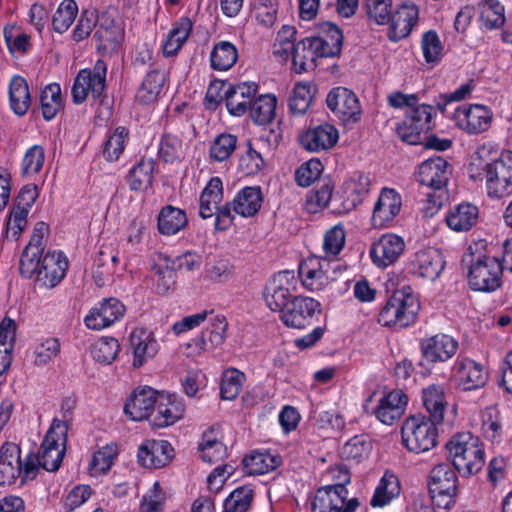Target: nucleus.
<instances>
[{"instance_id":"13d9d810","label":"nucleus","mask_w":512,"mask_h":512,"mask_svg":"<svg viewBox=\"0 0 512 512\" xmlns=\"http://www.w3.org/2000/svg\"><path fill=\"white\" fill-rule=\"evenodd\" d=\"M61 345L55 337H43L36 341L32 350V361L37 366H44L60 353Z\"/></svg>"},{"instance_id":"4468645a","label":"nucleus","mask_w":512,"mask_h":512,"mask_svg":"<svg viewBox=\"0 0 512 512\" xmlns=\"http://www.w3.org/2000/svg\"><path fill=\"white\" fill-rule=\"evenodd\" d=\"M453 119L459 129L475 135L489 129L493 120V112L483 104H464L455 110Z\"/></svg>"},{"instance_id":"e2e57ef3","label":"nucleus","mask_w":512,"mask_h":512,"mask_svg":"<svg viewBox=\"0 0 512 512\" xmlns=\"http://www.w3.org/2000/svg\"><path fill=\"white\" fill-rule=\"evenodd\" d=\"M245 378V374L235 368L225 370L221 380V397L225 400H234L239 395Z\"/></svg>"},{"instance_id":"f8f14e48","label":"nucleus","mask_w":512,"mask_h":512,"mask_svg":"<svg viewBox=\"0 0 512 512\" xmlns=\"http://www.w3.org/2000/svg\"><path fill=\"white\" fill-rule=\"evenodd\" d=\"M321 303L308 296H296L280 312L283 323L291 328L304 329L321 314Z\"/></svg>"},{"instance_id":"473e14b6","label":"nucleus","mask_w":512,"mask_h":512,"mask_svg":"<svg viewBox=\"0 0 512 512\" xmlns=\"http://www.w3.org/2000/svg\"><path fill=\"white\" fill-rule=\"evenodd\" d=\"M48 233V226L44 222H37L34 226L30 241L20 259V272L23 276L33 277L37 265V257L43 252V239Z\"/></svg>"},{"instance_id":"49530a36","label":"nucleus","mask_w":512,"mask_h":512,"mask_svg":"<svg viewBox=\"0 0 512 512\" xmlns=\"http://www.w3.org/2000/svg\"><path fill=\"white\" fill-rule=\"evenodd\" d=\"M199 451L202 460L210 464L218 462L226 456L227 448L221 442L218 430L211 429L203 434L199 443Z\"/></svg>"},{"instance_id":"c756f323","label":"nucleus","mask_w":512,"mask_h":512,"mask_svg":"<svg viewBox=\"0 0 512 512\" xmlns=\"http://www.w3.org/2000/svg\"><path fill=\"white\" fill-rule=\"evenodd\" d=\"M158 396L150 387L135 389L124 406L125 414L133 421L152 417Z\"/></svg>"},{"instance_id":"79ce46f5","label":"nucleus","mask_w":512,"mask_h":512,"mask_svg":"<svg viewBox=\"0 0 512 512\" xmlns=\"http://www.w3.org/2000/svg\"><path fill=\"white\" fill-rule=\"evenodd\" d=\"M424 407L430 415V419L441 423L444 419V412L447 407L444 387L437 384H431L422 392Z\"/></svg>"},{"instance_id":"09e8293b","label":"nucleus","mask_w":512,"mask_h":512,"mask_svg":"<svg viewBox=\"0 0 512 512\" xmlns=\"http://www.w3.org/2000/svg\"><path fill=\"white\" fill-rule=\"evenodd\" d=\"M166 76L163 70H152L145 76L136 98L143 104H150L157 100L165 85Z\"/></svg>"},{"instance_id":"a18cd8bd","label":"nucleus","mask_w":512,"mask_h":512,"mask_svg":"<svg viewBox=\"0 0 512 512\" xmlns=\"http://www.w3.org/2000/svg\"><path fill=\"white\" fill-rule=\"evenodd\" d=\"M399 494L400 483L398 478L394 474L386 472L380 479L370 504L374 508H382L390 504Z\"/></svg>"},{"instance_id":"c03bdc74","label":"nucleus","mask_w":512,"mask_h":512,"mask_svg":"<svg viewBox=\"0 0 512 512\" xmlns=\"http://www.w3.org/2000/svg\"><path fill=\"white\" fill-rule=\"evenodd\" d=\"M192 30V22L183 17L177 21L167 34L162 44L163 54L166 57L174 56L188 39Z\"/></svg>"},{"instance_id":"a19ab883","label":"nucleus","mask_w":512,"mask_h":512,"mask_svg":"<svg viewBox=\"0 0 512 512\" xmlns=\"http://www.w3.org/2000/svg\"><path fill=\"white\" fill-rule=\"evenodd\" d=\"M371 180L368 175L357 172L351 175L343 184V193L347 208H355L363 202L370 191Z\"/></svg>"},{"instance_id":"cd10ccee","label":"nucleus","mask_w":512,"mask_h":512,"mask_svg":"<svg viewBox=\"0 0 512 512\" xmlns=\"http://www.w3.org/2000/svg\"><path fill=\"white\" fill-rule=\"evenodd\" d=\"M185 406L176 395H159L153 410L151 424L156 428L173 425L183 417Z\"/></svg>"},{"instance_id":"aec40b11","label":"nucleus","mask_w":512,"mask_h":512,"mask_svg":"<svg viewBox=\"0 0 512 512\" xmlns=\"http://www.w3.org/2000/svg\"><path fill=\"white\" fill-rule=\"evenodd\" d=\"M401 207V195L393 188H383L373 208L371 217L373 227L389 226L399 215Z\"/></svg>"},{"instance_id":"6ab92c4d","label":"nucleus","mask_w":512,"mask_h":512,"mask_svg":"<svg viewBox=\"0 0 512 512\" xmlns=\"http://www.w3.org/2000/svg\"><path fill=\"white\" fill-rule=\"evenodd\" d=\"M453 377L460 389L471 391L486 384L488 373L482 364L467 357H458L453 366Z\"/></svg>"},{"instance_id":"412c9836","label":"nucleus","mask_w":512,"mask_h":512,"mask_svg":"<svg viewBox=\"0 0 512 512\" xmlns=\"http://www.w3.org/2000/svg\"><path fill=\"white\" fill-rule=\"evenodd\" d=\"M226 329L227 322L223 316L211 318L209 326L187 344V348L191 350L188 355L197 356L220 346L225 340Z\"/></svg>"},{"instance_id":"6e6552de","label":"nucleus","mask_w":512,"mask_h":512,"mask_svg":"<svg viewBox=\"0 0 512 512\" xmlns=\"http://www.w3.org/2000/svg\"><path fill=\"white\" fill-rule=\"evenodd\" d=\"M107 66L98 60L93 69H82L74 79L72 99L75 104H82L89 97L95 102H102L106 88Z\"/></svg>"},{"instance_id":"c9c22d12","label":"nucleus","mask_w":512,"mask_h":512,"mask_svg":"<svg viewBox=\"0 0 512 512\" xmlns=\"http://www.w3.org/2000/svg\"><path fill=\"white\" fill-rule=\"evenodd\" d=\"M98 49L105 52H112L124 39V30L119 23L106 15H102L94 34Z\"/></svg>"},{"instance_id":"7ed1b4c3","label":"nucleus","mask_w":512,"mask_h":512,"mask_svg":"<svg viewBox=\"0 0 512 512\" xmlns=\"http://www.w3.org/2000/svg\"><path fill=\"white\" fill-rule=\"evenodd\" d=\"M446 449L454 468L464 476L478 473L485 463L483 444L470 432L452 436L446 443Z\"/></svg>"},{"instance_id":"3c124183","label":"nucleus","mask_w":512,"mask_h":512,"mask_svg":"<svg viewBox=\"0 0 512 512\" xmlns=\"http://www.w3.org/2000/svg\"><path fill=\"white\" fill-rule=\"evenodd\" d=\"M238 59V50L229 41L216 43L210 53L211 67L217 71L231 69Z\"/></svg>"},{"instance_id":"5fc2aeb1","label":"nucleus","mask_w":512,"mask_h":512,"mask_svg":"<svg viewBox=\"0 0 512 512\" xmlns=\"http://www.w3.org/2000/svg\"><path fill=\"white\" fill-rule=\"evenodd\" d=\"M154 162L152 159H141L129 173L128 185L132 191L147 190L153 180Z\"/></svg>"},{"instance_id":"4d7b16f0","label":"nucleus","mask_w":512,"mask_h":512,"mask_svg":"<svg viewBox=\"0 0 512 512\" xmlns=\"http://www.w3.org/2000/svg\"><path fill=\"white\" fill-rule=\"evenodd\" d=\"M118 455V446L115 443H109L94 452L89 464V471L92 476L106 474L114 464Z\"/></svg>"},{"instance_id":"a211bd4d","label":"nucleus","mask_w":512,"mask_h":512,"mask_svg":"<svg viewBox=\"0 0 512 512\" xmlns=\"http://www.w3.org/2000/svg\"><path fill=\"white\" fill-rule=\"evenodd\" d=\"M405 250L404 239L394 233H385L375 240L370 248V257L378 268L395 263Z\"/></svg>"},{"instance_id":"dca6fc26","label":"nucleus","mask_w":512,"mask_h":512,"mask_svg":"<svg viewBox=\"0 0 512 512\" xmlns=\"http://www.w3.org/2000/svg\"><path fill=\"white\" fill-rule=\"evenodd\" d=\"M68 269V260L60 251L48 252L43 257H37V265L33 276L46 287L57 286L65 277Z\"/></svg>"},{"instance_id":"4c0bfd02","label":"nucleus","mask_w":512,"mask_h":512,"mask_svg":"<svg viewBox=\"0 0 512 512\" xmlns=\"http://www.w3.org/2000/svg\"><path fill=\"white\" fill-rule=\"evenodd\" d=\"M223 200V184L219 177H213L203 189L199 199V215L203 219L214 216Z\"/></svg>"},{"instance_id":"1a4fd4ad","label":"nucleus","mask_w":512,"mask_h":512,"mask_svg":"<svg viewBox=\"0 0 512 512\" xmlns=\"http://www.w3.org/2000/svg\"><path fill=\"white\" fill-rule=\"evenodd\" d=\"M67 426L61 420L54 419L42 442L37 458V469L42 466L47 471H56L61 465L65 453Z\"/></svg>"},{"instance_id":"ddd939ff","label":"nucleus","mask_w":512,"mask_h":512,"mask_svg":"<svg viewBox=\"0 0 512 512\" xmlns=\"http://www.w3.org/2000/svg\"><path fill=\"white\" fill-rule=\"evenodd\" d=\"M297 279L293 271H280L266 284L263 299L271 311L281 312L290 302L292 293L296 291Z\"/></svg>"},{"instance_id":"423d86ee","label":"nucleus","mask_w":512,"mask_h":512,"mask_svg":"<svg viewBox=\"0 0 512 512\" xmlns=\"http://www.w3.org/2000/svg\"><path fill=\"white\" fill-rule=\"evenodd\" d=\"M37 474V458L34 454L21 460L20 448L12 443L5 442L0 447V486L12 485L18 479L23 484L33 479Z\"/></svg>"},{"instance_id":"39448f33","label":"nucleus","mask_w":512,"mask_h":512,"mask_svg":"<svg viewBox=\"0 0 512 512\" xmlns=\"http://www.w3.org/2000/svg\"><path fill=\"white\" fill-rule=\"evenodd\" d=\"M333 472L338 473L339 481L334 485L319 488L313 498L312 512H355L359 503L356 498L347 500L348 491L345 487L350 482V475L343 467Z\"/></svg>"},{"instance_id":"8fccbe9b","label":"nucleus","mask_w":512,"mask_h":512,"mask_svg":"<svg viewBox=\"0 0 512 512\" xmlns=\"http://www.w3.org/2000/svg\"><path fill=\"white\" fill-rule=\"evenodd\" d=\"M277 98L273 94H263L254 98L249 109L252 121L257 125L270 123L276 113Z\"/></svg>"},{"instance_id":"f03ea898","label":"nucleus","mask_w":512,"mask_h":512,"mask_svg":"<svg viewBox=\"0 0 512 512\" xmlns=\"http://www.w3.org/2000/svg\"><path fill=\"white\" fill-rule=\"evenodd\" d=\"M462 263L467 268L468 284L472 290L492 292L501 286L504 265L491 253L485 240L471 243Z\"/></svg>"},{"instance_id":"c85d7f7f","label":"nucleus","mask_w":512,"mask_h":512,"mask_svg":"<svg viewBox=\"0 0 512 512\" xmlns=\"http://www.w3.org/2000/svg\"><path fill=\"white\" fill-rule=\"evenodd\" d=\"M338 139V130L329 123H323L306 130L300 136V143L309 152H322L333 148Z\"/></svg>"},{"instance_id":"f257e3e1","label":"nucleus","mask_w":512,"mask_h":512,"mask_svg":"<svg viewBox=\"0 0 512 512\" xmlns=\"http://www.w3.org/2000/svg\"><path fill=\"white\" fill-rule=\"evenodd\" d=\"M491 145L480 146L471 157L467 171L473 181H485L487 196L501 200L512 194V151L489 159Z\"/></svg>"},{"instance_id":"bf43d9fd","label":"nucleus","mask_w":512,"mask_h":512,"mask_svg":"<svg viewBox=\"0 0 512 512\" xmlns=\"http://www.w3.org/2000/svg\"><path fill=\"white\" fill-rule=\"evenodd\" d=\"M41 111L46 120H52L62 109V95L60 85L52 83L47 85L41 93Z\"/></svg>"},{"instance_id":"0e129e2a","label":"nucleus","mask_w":512,"mask_h":512,"mask_svg":"<svg viewBox=\"0 0 512 512\" xmlns=\"http://www.w3.org/2000/svg\"><path fill=\"white\" fill-rule=\"evenodd\" d=\"M4 39L12 55L20 56L30 47V36L14 25L4 28Z\"/></svg>"},{"instance_id":"0eeeda50","label":"nucleus","mask_w":512,"mask_h":512,"mask_svg":"<svg viewBox=\"0 0 512 512\" xmlns=\"http://www.w3.org/2000/svg\"><path fill=\"white\" fill-rule=\"evenodd\" d=\"M434 420L416 415L407 418L402 426V442L411 452L422 453L434 448L437 444V428Z\"/></svg>"},{"instance_id":"b1692460","label":"nucleus","mask_w":512,"mask_h":512,"mask_svg":"<svg viewBox=\"0 0 512 512\" xmlns=\"http://www.w3.org/2000/svg\"><path fill=\"white\" fill-rule=\"evenodd\" d=\"M449 176V163L437 156L429 158L419 166L417 180L422 186L441 191L446 186Z\"/></svg>"},{"instance_id":"774afa93","label":"nucleus","mask_w":512,"mask_h":512,"mask_svg":"<svg viewBox=\"0 0 512 512\" xmlns=\"http://www.w3.org/2000/svg\"><path fill=\"white\" fill-rule=\"evenodd\" d=\"M253 499V489L242 486L226 498L223 512H247Z\"/></svg>"},{"instance_id":"5701e85b","label":"nucleus","mask_w":512,"mask_h":512,"mask_svg":"<svg viewBox=\"0 0 512 512\" xmlns=\"http://www.w3.org/2000/svg\"><path fill=\"white\" fill-rule=\"evenodd\" d=\"M422 357L429 363L445 362L452 358L458 349V342L447 334H437L421 340Z\"/></svg>"},{"instance_id":"2eb2a0df","label":"nucleus","mask_w":512,"mask_h":512,"mask_svg":"<svg viewBox=\"0 0 512 512\" xmlns=\"http://www.w3.org/2000/svg\"><path fill=\"white\" fill-rule=\"evenodd\" d=\"M328 108L344 123H356L360 120L362 108L356 94L345 88L332 89L326 98Z\"/></svg>"},{"instance_id":"e433bc0d","label":"nucleus","mask_w":512,"mask_h":512,"mask_svg":"<svg viewBox=\"0 0 512 512\" xmlns=\"http://www.w3.org/2000/svg\"><path fill=\"white\" fill-rule=\"evenodd\" d=\"M263 195L259 187L247 186L241 189L231 201L235 214L242 217L254 216L260 209Z\"/></svg>"},{"instance_id":"9d476101","label":"nucleus","mask_w":512,"mask_h":512,"mask_svg":"<svg viewBox=\"0 0 512 512\" xmlns=\"http://www.w3.org/2000/svg\"><path fill=\"white\" fill-rule=\"evenodd\" d=\"M434 109L431 105L415 104L406 110L405 119L397 127L399 137L406 143L415 145L420 143L422 135L432 129Z\"/></svg>"},{"instance_id":"de8ad7c7","label":"nucleus","mask_w":512,"mask_h":512,"mask_svg":"<svg viewBox=\"0 0 512 512\" xmlns=\"http://www.w3.org/2000/svg\"><path fill=\"white\" fill-rule=\"evenodd\" d=\"M281 463L277 455L267 451H253L243 459L245 470L250 475H262L276 469Z\"/></svg>"},{"instance_id":"393cba45","label":"nucleus","mask_w":512,"mask_h":512,"mask_svg":"<svg viewBox=\"0 0 512 512\" xmlns=\"http://www.w3.org/2000/svg\"><path fill=\"white\" fill-rule=\"evenodd\" d=\"M173 448L166 440H146L137 453L140 465L146 468H161L167 465L173 457Z\"/></svg>"},{"instance_id":"4be33fe9","label":"nucleus","mask_w":512,"mask_h":512,"mask_svg":"<svg viewBox=\"0 0 512 512\" xmlns=\"http://www.w3.org/2000/svg\"><path fill=\"white\" fill-rule=\"evenodd\" d=\"M419 10L412 3H403L393 10L388 22L387 37L398 42L408 37L418 22Z\"/></svg>"},{"instance_id":"f704fd0d","label":"nucleus","mask_w":512,"mask_h":512,"mask_svg":"<svg viewBox=\"0 0 512 512\" xmlns=\"http://www.w3.org/2000/svg\"><path fill=\"white\" fill-rule=\"evenodd\" d=\"M445 262L436 248H425L416 252L413 260L414 273L422 278L434 281L444 269Z\"/></svg>"},{"instance_id":"72a5a7b5","label":"nucleus","mask_w":512,"mask_h":512,"mask_svg":"<svg viewBox=\"0 0 512 512\" xmlns=\"http://www.w3.org/2000/svg\"><path fill=\"white\" fill-rule=\"evenodd\" d=\"M408 398L402 390H393L383 396L374 410L376 418L385 425H392L403 415Z\"/></svg>"},{"instance_id":"052dcab7","label":"nucleus","mask_w":512,"mask_h":512,"mask_svg":"<svg viewBox=\"0 0 512 512\" xmlns=\"http://www.w3.org/2000/svg\"><path fill=\"white\" fill-rule=\"evenodd\" d=\"M129 140V132L125 127H117L107 138L103 156L107 161H117L125 150Z\"/></svg>"},{"instance_id":"bb28decb","label":"nucleus","mask_w":512,"mask_h":512,"mask_svg":"<svg viewBox=\"0 0 512 512\" xmlns=\"http://www.w3.org/2000/svg\"><path fill=\"white\" fill-rule=\"evenodd\" d=\"M455 470L448 463H441L436 465L430 472V493L433 498L447 497L449 500L445 505L449 504L457 492L458 478Z\"/></svg>"},{"instance_id":"6e6d98bb","label":"nucleus","mask_w":512,"mask_h":512,"mask_svg":"<svg viewBox=\"0 0 512 512\" xmlns=\"http://www.w3.org/2000/svg\"><path fill=\"white\" fill-rule=\"evenodd\" d=\"M119 352L120 344L113 337H101L90 346L91 357L101 365L111 364Z\"/></svg>"},{"instance_id":"58836bf2","label":"nucleus","mask_w":512,"mask_h":512,"mask_svg":"<svg viewBox=\"0 0 512 512\" xmlns=\"http://www.w3.org/2000/svg\"><path fill=\"white\" fill-rule=\"evenodd\" d=\"M477 206L470 203H461L453 207L446 216L449 228L457 232L470 230L478 221Z\"/></svg>"},{"instance_id":"ea45409f","label":"nucleus","mask_w":512,"mask_h":512,"mask_svg":"<svg viewBox=\"0 0 512 512\" xmlns=\"http://www.w3.org/2000/svg\"><path fill=\"white\" fill-rule=\"evenodd\" d=\"M187 223L185 211L172 205L163 207L157 219L159 233L166 236L177 234L186 227Z\"/></svg>"},{"instance_id":"2f4dec72","label":"nucleus","mask_w":512,"mask_h":512,"mask_svg":"<svg viewBox=\"0 0 512 512\" xmlns=\"http://www.w3.org/2000/svg\"><path fill=\"white\" fill-rule=\"evenodd\" d=\"M257 84L254 82H243L230 86L225 92L226 107L232 116H243L251 107L257 92Z\"/></svg>"},{"instance_id":"f3484780","label":"nucleus","mask_w":512,"mask_h":512,"mask_svg":"<svg viewBox=\"0 0 512 512\" xmlns=\"http://www.w3.org/2000/svg\"><path fill=\"white\" fill-rule=\"evenodd\" d=\"M126 308L117 298H107L95 305L84 318V324L91 330H102L119 321Z\"/></svg>"},{"instance_id":"69168bd1","label":"nucleus","mask_w":512,"mask_h":512,"mask_svg":"<svg viewBox=\"0 0 512 512\" xmlns=\"http://www.w3.org/2000/svg\"><path fill=\"white\" fill-rule=\"evenodd\" d=\"M237 137L232 134L218 135L210 145V158L216 162H223L230 158L236 149Z\"/></svg>"},{"instance_id":"a878e982","label":"nucleus","mask_w":512,"mask_h":512,"mask_svg":"<svg viewBox=\"0 0 512 512\" xmlns=\"http://www.w3.org/2000/svg\"><path fill=\"white\" fill-rule=\"evenodd\" d=\"M129 341L133 354L132 365L134 368L142 367L159 350V344L153 332L145 328L134 329L130 334Z\"/></svg>"},{"instance_id":"37998d69","label":"nucleus","mask_w":512,"mask_h":512,"mask_svg":"<svg viewBox=\"0 0 512 512\" xmlns=\"http://www.w3.org/2000/svg\"><path fill=\"white\" fill-rule=\"evenodd\" d=\"M9 102L12 111L23 116L31 104V96L26 80L18 75L11 78L8 87Z\"/></svg>"},{"instance_id":"20e7f679","label":"nucleus","mask_w":512,"mask_h":512,"mask_svg":"<svg viewBox=\"0 0 512 512\" xmlns=\"http://www.w3.org/2000/svg\"><path fill=\"white\" fill-rule=\"evenodd\" d=\"M420 304L411 291H395L380 310L378 322L384 327H408L416 321Z\"/></svg>"},{"instance_id":"7c9ffc66","label":"nucleus","mask_w":512,"mask_h":512,"mask_svg":"<svg viewBox=\"0 0 512 512\" xmlns=\"http://www.w3.org/2000/svg\"><path fill=\"white\" fill-rule=\"evenodd\" d=\"M309 39L310 47L315 49L319 57H334L341 52L343 35L341 30L333 23H323L319 35L309 37Z\"/></svg>"},{"instance_id":"9b49d317","label":"nucleus","mask_w":512,"mask_h":512,"mask_svg":"<svg viewBox=\"0 0 512 512\" xmlns=\"http://www.w3.org/2000/svg\"><path fill=\"white\" fill-rule=\"evenodd\" d=\"M338 268V264L332 266L331 261L326 258L313 256L300 264L299 274L303 286L311 292H317L335 280L333 274Z\"/></svg>"},{"instance_id":"603ef678","label":"nucleus","mask_w":512,"mask_h":512,"mask_svg":"<svg viewBox=\"0 0 512 512\" xmlns=\"http://www.w3.org/2000/svg\"><path fill=\"white\" fill-rule=\"evenodd\" d=\"M294 70L301 74L316 67V59L319 57L315 49L310 47L309 37L297 43L295 49L290 53Z\"/></svg>"},{"instance_id":"864d4df0","label":"nucleus","mask_w":512,"mask_h":512,"mask_svg":"<svg viewBox=\"0 0 512 512\" xmlns=\"http://www.w3.org/2000/svg\"><path fill=\"white\" fill-rule=\"evenodd\" d=\"M481 24L489 29L500 28L505 23V8L498 0H482L479 5Z\"/></svg>"},{"instance_id":"338daca9","label":"nucleus","mask_w":512,"mask_h":512,"mask_svg":"<svg viewBox=\"0 0 512 512\" xmlns=\"http://www.w3.org/2000/svg\"><path fill=\"white\" fill-rule=\"evenodd\" d=\"M78 7L74 0H64L53 16V28L58 33L66 32L74 22Z\"/></svg>"},{"instance_id":"680f3d73","label":"nucleus","mask_w":512,"mask_h":512,"mask_svg":"<svg viewBox=\"0 0 512 512\" xmlns=\"http://www.w3.org/2000/svg\"><path fill=\"white\" fill-rule=\"evenodd\" d=\"M296 33V28L290 25H283L279 30L274 43L273 53L282 61H287L290 58V53L297 46V43H295Z\"/></svg>"}]
</instances>
